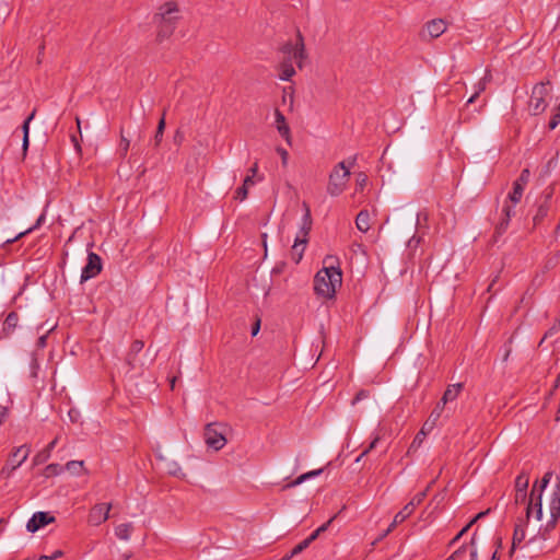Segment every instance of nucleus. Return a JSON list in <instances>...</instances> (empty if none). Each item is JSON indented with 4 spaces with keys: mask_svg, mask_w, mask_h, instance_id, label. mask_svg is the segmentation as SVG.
Listing matches in <instances>:
<instances>
[{
    "mask_svg": "<svg viewBox=\"0 0 560 560\" xmlns=\"http://www.w3.org/2000/svg\"><path fill=\"white\" fill-rule=\"evenodd\" d=\"M335 260H337L335 257L327 256L324 259L326 266L314 278L316 294L325 299L334 298L337 288L341 287L342 283V273L339 267L334 266Z\"/></svg>",
    "mask_w": 560,
    "mask_h": 560,
    "instance_id": "f257e3e1",
    "label": "nucleus"
},
{
    "mask_svg": "<svg viewBox=\"0 0 560 560\" xmlns=\"http://www.w3.org/2000/svg\"><path fill=\"white\" fill-rule=\"evenodd\" d=\"M282 60L278 65V75L282 81H289L294 74L293 62L301 69L306 58L304 40L301 33H298L295 43H287L281 48Z\"/></svg>",
    "mask_w": 560,
    "mask_h": 560,
    "instance_id": "f03ea898",
    "label": "nucleus"
},
{
    "mask_svg": "<svg viewBox=\"0 0 560 560\" xmlns=\"http://www.w3.org/2000/svg\"><path fill=\"white\" fill-rule=\"evenodd\" d=\"M179 20V8L174 1H168L159 7L158 12L154 14V22L158 26L156 38L163 42L168 38Z\"/></svg>",
    "mask_w": 560,
    "mask_h": 560,
    "instance_id": "7ed1b4c3",
    "label": "nucleus"
},
{
    "mask_svg": "<svg viewBox=\"0 0 560 560\" xmlns=\"http://www.w3.org/2000/svg\"><path fill=\"white\" fill-rule=\"evenodd\" d=\"M303 209L304 215L302 218L301 228L291 248V257L296 264H299L303 257L313 224L310 206L306 202H303Z\"/></svg>",
    "mask_w": 560,
    "mask_h": 560,
    "instance_id": "20e7f679",
    "label": "nucleus"
},
{
    "mask_svg": "<svg viewBox=\"0 0 560 560\" xmlns=\"http://www.w3.org/2000/svg\"><path fill=\"white\" fill-rule=\"evenodd\" d=\"M552 474L550 471L546 472L540 480V482L536 481L532 488L529 493L527 506H526V517L529 518L532 515H535L537 521H540L542 517V492L547 485L550 482Z\"/></svg>",
    "mask_w": 560,
    "mask_h": 560,
    "instance_id": "39448f33",
    "label": "nucleus"
},
{
    "mask_svg": "<svg viewBox=\"0 0 560 560\" xmlns=\"http://www.w3.org/2000/svg\"><path fill=\"white\" fill-rule=\"evenodd\" d=\"M350 171L345 165V162L338 163L329 174L327 192L331 197H337L341 195L348 185Z\"/></svg>",
    "mask_w": 560,
    "mask_h": 560,
    "instance_id": "423d86ee",
    "label": "nucleus"
},
{
    "mask_svg": "<svg viewBox=\"0 0 560 560\" xmlns=\"http://www.w3.org/2000/svg\"><path fill=\"white\" fill-rule=\"evenodd\" d=\"M549 513L550 520L548 521L544 529H539V534L544 540L547 539V533H549L556 527V524L560 517V481H558L551 494L549 501Z\"/></svg>",
    "mask_w": 560,
    "mask_h": 560,
    "instance_id": "0eeeda50",
    "label": "nucleus"
},
{
    "mask_svg": "<svg viewBox=\"0 0 560 560\" xmlns=\"http://www.w3.org/2000/svg\"><path fill=\"white\" fill-rule=\"evenodd\" d=\"M549 90L547 83H538L533 88L532 95L528 102V109L533 115H539L547 108V96Z\"/></svg>",
    "mask_w": 560,
    "mask_h": 560,
    "instance_id": "6e6552de",
    "label": "nucleus"
},
{
    "mask_svg": "<svg viewBox=\"0 0 560 560\" xmlns=\"http://www.w3.org/2000/svg\"><path fill=\"white\" fill-rule=\"evenodd\" d=\"M447 30V22L443 19H433L427 22L420 33L423 40H431L440 37Z\"/></svg>",
    "mask_w": 560,
    "mask_h": 560,
    "instance_id": "1a4fd4ad",
    "label": "nucleus"
},
{
    "mask_svg": "<svg viewBox=\"0 0 560 560\" xmlns=\"http://www.w3.org/2000/svg\"><path fill=\"white\" fill-rule=\"evenodd\" d=\"M55 517L49 512H36L28 520L26 529L30 533H36L44 528L46 525L54 523Z\"/></svg>",
    "mask_w": 560,
    "mask_h": 560,
    "instance_id": "9d476101",
    "label": "nucleus"
},
{
    "mask_svg": "<svg viewBox=\"0 0 560 560\" xmlns=\"http://www.w3.org/2000/svg\"><path fill=\"white\" fill-rule=\"evenodd\" d=\"M205 441L206 444L213 448L214 451H219L224 447L226 444V439L224 435L217 431L213 424H208L205 429Z\"/></svg>",
    "mask_w": 560,
    "mask_h": 560,
    "instance_id": "9b49d317",
    "label": "nucleus"
},
{
    "mask_svg": "<svg viewBox=\"0 0 560 560\" xmlns=\"http://www.w3.org/2000/svg\"><path fill=\"white\" fill-rule=\"evenodd\" d=\"M102 270V261L98 255L94 253H90L88 257V262L82 269L81 273V282H84L91 278L97 276Z\"/></svg>",
    "mask_w": 560,
    "mask_h": 560,
    "instance_id": "f8f14e48",
    "label": "nucleus"
},
{
    "mask_svg": "<svg viewBox=\"0 0 560 560\" xmlns=\"http://www.w3.org/2000/svg\"><path fill=\"white\" fill-rule=\"evenodd\" d=\"M336 518V515H334L332 517H330L325 524H323L322 526H319L314 533L311 534V536H308L306 539H304L303 541H301L300 544H298L291 551V553L287 557L283 558V560H289L290 558H292L293 556L302 552L304 549H306L310 544L312 541H314L320 533L327 530L328 526L331 524V522Z\"/></svg>",
    "mask_w": 560,
    "mask_h": 560,
    "instance_id": "ddd939ff",
    "label": "nucleus"
},
{
    "mask_svg": "<svg viewBox=\"0 0 560 560\" xmlns=\"http://www.w3.org/2000/svg\"><path fill=\"white\" fill-rule=\"evenodd\" d=\"M110 509V503H100L94 505L89 514V523L94 526L102 524L108 518Z\"/></svg>",
    "mask_w": 560,
    "mask_h": 560,
    "instance_id": "4468645a",
    "label": "nucleus"
},
{
    "mask_svg": "<svg viewBox=\"0 0 560 560\" xmlns=\"http://www.w3.org/2000/svg\"><path fill=\"white\" fill-rule=\"evenodd\" d=\"M30 453L31 450L27 445L14 447L10 452L7 462L18 469L27 459Z\"/></svg>",
    "mask_w": 560,
    "mask_h": 560,
    "instance_id": "2eb2a0df",
    "label": "nucleus"
},
{
    "mask_svg": "<svg viewBox=\"0 0 560 560\" xmlns=\"http://www.w3.org/2000/svg\"><path fill=\"white\" fill-rule=\"evenodd\" d=\"M77 476V488H83L89 481V472L84 467L83 460H72V477Z\"/></svg>",
    "mask_w": 560,
    "mask_h": 560,
    "instance_id": "dca6fc26",
    "label": "nucleus"
},
{
    "mask_svg": "<svg viewBox=\"0 0 560 560\" xmlns=\"http://www.w3.org/2000/svg\"><path fill=\"white\" fill-rule=\"evenodd\" d=\"M276 117V128L278 132L288 141L290 142L291 135H290V128L285 121V117L280 110L275 112Z\"/></svg>",
    "mask_w": 560,
    "mask_h": 560,
    "instance_id": "f3484780",
    "label": "nucleus"
},
{
    "mask_svg": "<svg viewBox=\"0 0 560 560\" xmlns=\"http://www.w3.org/2000/svg\"><path fill=\"white\" fill-rule=\"evenodd\" d=\"M462 389H463L462 383L450 385L446 388V390L444 392L441 400L443 401V404L454 401L459 396Z\"/></svg>",
    "mask_w": 560,
    "mask_h": 560,
    "instance_id": "a211bd4d",
    "label": "nucleus"
},
{
    "mask_svg": "<svg viewBox=\"0 0 560 560\" xmlns=\"http://www.w3.org/2000/svg\"><path fill=\"white\" fill-rule=\"evenodd\" d=\"M323 470H324L323 468H319V469L307 471V472L299 476L293 481L284 485L283 486V490L296 487V486L303 483L304 481H306V480H308V479H311L313 477H317V476H319L323 472Z\"/></svg>",
    "mask_w": 560,
    "mask_h": 560,
    "instance_id": "6ab92c4d",
    "label": "nucleus"
},
{
    "mask_svg": "<svg viewBox=\"0 0 560 560\" xmlns=\"http://www.w3.org/2000/svg\"><path fill=\"white\" fill-rule=\"evenodd\" d=\"M514 206L515 205H513V203H511V205L505 203L503 206L502 212H503L504 218L498 224L497 229H498L499 232H503L508 228V224H509L511 218L515 214Z\"/></svg>",
    "mask_w": 560,
    "mask_h": 560,
    "instance_id": "aec40b11",
    "label": "nucleus"
},
{
    "mask_svg": "<svg viewBox=\"0 0 560 560\" xmlns=\"http://www.w3.org/2000/svg\"><path fill=\"white\" fill-rule=\"evenodd\" d=\"M490 80H491V74L489 71H487L485 77L481 78L478 81V83L475 85V93L467 101V104H471L476 101V98L480 95V93H482L486 90L487 84L490 82Z\"/></svg>",
    "mask_w": 560,
    "mask_h": 560,
    "instance_id": "412c9836",
    "label": "nucleus"
},
{
    "mask_svg": "<svg viewBox=\"0 0 560 560\" xmlns=\"http://www.w3.org/2000/svg\"><path fill=\"white\" fill-rule=\"evenodd\" d=\"M412 514V512L410 511V509H408L406 505L402 508V510H400L395 516H394V520L393 522L389 524L388 528H387V533H392L397 525L401 524L402 522H405L410 515Z\"/></svg>",
    "mask_w": 560,
    "mask_h": 560,
    "instance_id": "4be33fe9",
    "label": "nucleus"
},
{
    "mask_svg": "<svg viewBox=\"0 0 560 560\" xmlns=\"http://www.w3.org/2000/svg\"><path fill=\"white\" fill-rule=\"evenodd\" d=\"M370 221H371V215H370L369 211L362 210L357 215L355 225L361 232H368L371 228Z\"/></svg>",
    "mask_w": 560,
    "mask_h": 560,
    "instance_id": "5701e85b",
    "label": "nucleus"
},
{
    "mask_svg": "<svg viewBox=\"0 0 560 560\" xmlns=\"http://www.w3.org/2000/svg\"><path fill=\"white\" fill-rule=\"evenodd\" d=\"M132 532H133L132 523H124V524H119L115 527V535L117 536V538H119L121 540H129Z\"/></svg>",
    "mask_w": 560,
    "mask_h": 560,
    "instance_id": "b1692460",
    "label": "nucleus"
},
{
    "mask_svg": "<svg viewBox=\"0 0 560 560\" xmlns=\"http://www.w3.org/2000/svg\"><path fill=\"white\" fill-rule=\"evenodd\" d=\"M524 189H525V186L514 182L513 190L508 196L509 202H511L513 205L518 203L523 197Z\"/></svg>",
    "mask_w": 560,
    "mask_h": 560,
    "instance_id": "393cba45",
    "label": "nucleus"
},
{
    "mask_svg": "<svg viewBox=\"0 0 560 560\" xmlns=\"http://www.w3.org/2000/svg\"><path fill=\"white\" fill-rule=\"evenodd\" d=\"M425 497H427V490H423L422 492L417 493V494H416V495L410 500V502H408V503L406 504V506H407L408 509H410V511L413 513V512H415V510H416V508H417L418 505H420V504L423 502V500L425 499Z\"/></svg>",
    "mask_w": 560,
    "mask_h": 560,
    "instance_id": "a878e982",
    "label": "nucleus"
},
{
    "mask_svg": "<svg viewBox=\"0 0 560 560\" xmlns=\"http://www.w3.org/2000/svg\"><path fill=\"white\" fill-rule=\"evenodd\" d=\"M529 485V477L527 474L522 472L516 477L515 490L527 491Z\"/></svg>",
    "mask_w": 560,
    "mask_h": 560,
    "instance_id": "bb28decb",
    "label": "nucleus"
},
{
    "mask_svg": "<svg viewBox=\"0 0 560 560\" xmlns=\"http://www.w3.org/2000/svg\"><path fill=\"white\" fill-rule=\"evenodd\" d=\"M445 405L446 404H443L442 400H440L435 407L433 408V410L431 411L430 416L428 417L430 420L434 421L435 423L439 422L440 418L442 417L443 412H444V409H445Z\"/></svg>",
    "mask_w": 560,
    "mask_h": 560,
    "instance_id": "cd10ccee",
    "label": "nucleus"
},
{
    "mask_svg": "<svg viewBox=\"0 0 560 560\" xmlns=\"http://www.w3.org/2000/svg\"><path fill=\"white\" fill-rule=\"evenodd\" d=\"M525 539V528L522 524H517L513 534V546L520 545Z\"/></svg>",
    "mask_w": 560,
    "mask_h": 560,
    "instance_id": "c85d7f7f",
    "label": "nucleus"
},
{
    "mask_svg": "<svg viewBox=\"0 0 560 560\" xmlns=\"http://www.w3.org/2000/svg\"><path fill=\"white\" fill-rule=\"evenodd\" d=\"M56 443H57V439H55L54 441H51L49 443L48 448L46 451L38 453L34 457V464L35 465H39V464L44 463L48 458V456H49L50 448H52Z\"/></svg>",
    "mask_w": 560,
    "mask_h": 560,
    "instance_id": "c756f323",
    "label": "nucleus"
},
{
    "mask_svg": "<svg viewBox=\"0 0 560 560\" xmlns=\"http://www.w3.org/2000/svg\"><path fill=\"white\" fill-rule=\"evenodd\" d=\"M143 342L140 341V340H136L131 343V347H130V353L128 355V364L133 368V361H132V358L131 355L132 354H137L138 352H140L142 349H143Z\"/></svg>",
    "mask_w": 560,
    "mask_h": 560,
    "instance_id": "7c9ffc66",
    "label": "nucleus"
},
{
    "mask_svg": "<svg viewBox=\"0 0 560 560\" xmlns=\"http://www.w3.org/2000/svg\"><path fill=\"white\" fill-rule=\"evenodd\" d=\"M164 129H165V112L163 113L160 121H159V125H158V128H156V132H155V136H154V140H155V144H160L161 140H162V137H163V132H164Z\"/></svg>",
    "mask_w": 560,
    "mask_h": 560,
    "instance_id": "2f4dec72",
    "label": "nucleus"
},
{
    "mask_svg": "<svg viewBox=\"0 0 560 560\" xmlns=\"http://www.w3.org/2000/svg\"><path fill=\"white\" fill-rule=\"evenodd\" d=\"M14 470H16V468L14 466L10 465L8 462H5V464L3 465V467L0 470V477H2L4 479H9L12 476V474L14 472Z\"/></svg>",
    "mask_w": 560,
    "mask_h": 560,
    "instance_id": "473e14b6",
    "label": "nucleus"
},
{
    "mask_svg": "<svg viewBox=\"0 0 560 560\" xmlns=\"http://www.w3.org/2000/svg\"><path fill=\"white\" fill-rule=\"evenodd\" d=\"M61 470V467L59 465H48L45 470H44V476L49 478V477H52V476H56L60 472Z\"/></svg>",
    "mask_w": 560,
    "mask_h": 560,
    "instance_id": "72a5a7b5",
    "label": "nucleus"
},
{
    "mask_svg": "<svg viewBox=\"0 0 560 560\" xmlns=\"http://www.w3.org/2000/svg\"><path fill=\"white\" fill-rule=\"evenodd\" d=\"M438 423H435L434 421L430 420L429 418L425 420V422L423 423L421 430H420V434H422V436H425L428 433H430L434 427Z\"/></svg>",
    "mask_w": 560,
    "mask_h": 560,
    "instance_id": "f704fd0d",
    "label": "nucleus"
},
{
    "mask_svg": "<svg viewBox=\"0 0 560 560\" xmlns=\"http://www.w3.org/2000/svg\"><path fill=\"white\" fill-rule=\"evenodd\" d=\"M247 196H248V188L244 185L238 187L235 191V199H238L240 201L245 200L247 198Z\"/></svg>",
    "mask_w": 560,
    "mask_h": 560,
    "instance_id": "c9c22d12",
    "label": "nucleus"
},
{
    "mask_svg": "<svg viewBox=\"0 0 560 560\" xmlns=\"http://www.w3.org/2000/svg\"><path fill=\"white\" fill-rule=\"evenodd\" d=\"M529 171L527 168H524L520 175V177L515 180L516 183L526 186L529 182Z\"/></svg>",
    "mask_w": 560,
    "mask_h": 560,
    "instance_id": "e433bc0d",
    "label": "nucleus"
},
{
    "mask_svg": "<svg viewBox=\"0 0 560 560\" xmlns=\"http://www.w3.org/2000/svg\"><path fill=\"white\" fill-rule=\"evenodd\" d=\"M368 182V176L364 173H359L357 176V190H363Z\"/></svg>",
    "mask_w": 560,
    "mask_h": 560,
    "instance_id": "4c0bfd02",
    "label": "nucleus"
},
{
    "mask_svg": "<svg viewBox=\"0 0 560 560\" xmlns=\"http://www.w3.org/2000/svg\"><path fill=\"white\" fill-rule=\"evenodd\" d=\"M18 322V316L14 313L8 315L4 325L7 328H14Z\"/></svg>",
    "mask_w": 560,
    "mask_h": 560,
    "instance_id": "58836bf2",
    "label": "nucleus"
},
{
    "mask_svg": "<svg viewBox=\"0 0 560 560\" xmlns=\"http://www.w3.org/2000/svg\"><path fill=\"white\" fill-rule=\"evenodd\" d=\"M130 141L126 139L124 136H121V141L119 144L120 154L125 156L129 150Z\"/></svg>",
    "mask_w": 560,
    "mask_h": 560,
    "instance_id": "ea45409f",
    "label": "nucleus"
},
{
    "mask_svg": "<svg viewBox=\"0 0 560 560\" xmlns=\"http://www.w3.org/2000/svg\"><path fill=\"white\" fill-rule=\"evenodd\" d=\"M527 500V491L515 490V503H525Z\"/></svg>",
    "mask_w": 560,
    "mask_h": 560,
    "instance_id": "a19ab883",
    "label": "nucleus"
},
{
    "mask_svg": "<svg viewBox=\"0 0 560 560\" xmlns=\"http://www.w3.org/2000/svg\"><path fill=\"white\" fill-rule=\"evenodd\" d=\"M247 175L255 176V177L257 176V182L262 180V177L258 176V162L257 161H255L254 164L252 165V167L248 170Z\"/></svg>",
    "mask_w": 560,
    "mask_h": 560,
    "instance_id": "79ce46f5",
    "label": "nucleus"
},
{
    "mask_svg": "<svg viewBox=\"0 0 560 560\" xmlns=\"http://www.w3.org/2000/svg\"><path fill=\"white\" fill-rule=\"evenodd\" d=\"M35 116V113L33 112L27 118L26 120L24 121L23 124V136H28V132H30V122L31 120L34 118Z\"/></svg>",
    "mask_w": 560,
    "mask_h": 560,
    "instance_id": "37998d69",
    "label": "nucleus"
},
{
    "mask_svg": "<svg viewBox=\"0 0 560 560\" xmlns=\"http://www.w3.org/2000/svg\"><path fill=\"white\" fill-rule=\"evenodd\" d=\"M277 152L278 154L281 156V160H282V164L283 165H287L288 163V159H289V153L285 149L283 148H277Z\"/></svg>",
    "mask_w": 560,
    "mask_h": 560,
    "instance_id": "c03bdc74",
    "label": "nucleus"
},
{
    "mask_svg": "<svg viewBox=\"0 0 560 560\" xmlns=\"http://www.w3.org/2000/svg\"><path fill=\"white\" fill-rule=\"evenodd\" d=\"M378 441L380 436H375L374 440L370 443V445L362 452V456L368 455L372 450H374Z\"/></svg>",
    "mask_w": 560,
    "mask_h": 560,
    "instance_id": "a18cd8bd",
    "label": "nucleus"
},
{
    "mask_svg": "<svg viewBox=\"0 0 560 560\" xmlns=\"http://www.w3.org/2000/svg\"><path fill=\"white\" fill-rule=\"evenodd\" d=\"M378 441L380 436H375L374 440L370 443V445L362 452V456L368 455L372 450H374Z\"/></svg>",
    "mask_w": 560,
    "mask_h": 560,
    "instance_id": "49530a36",
    "label": "nucleus"
},
{
    "mask_svg": "<svg viewBox=\"0 0 560 560\" xmlns=\"http://www.w3.org/2000/svg\"><path fill=\"white\" fill-rule=\"evenodd\" d=\"M560 124V114H553L549 121V128L553 130Z\"/></svg>",
    "mask_w": 560,
    "mask_h": 560,
    "instance_id": "de8ad7c7",
    "label": "nucleus"
},
{
    "mask_svg": "<svg viewBox=\"0 0 560 560\" xmlns=\"http://www.w3.org/2000/svg\"><path fill=\"white\" fill-rule=\"evenodd\" d=\"M560 124V114H553L549 121V128L553 130Z\"/></svg>",
    "mask_w": 560,
    "mask_h": 560,
    "instance_id": "09e8293b",
    "label": "nucleus"
},
{
    "mask_svg": "<svg viewBox=\"0 0 560 560\" xmlns=\"http://www.w3.org/2000/svg\"><path fill=\"white\" fill-rule=\"evenodd\" d=\"M9 410L5 406L0 405V425L5 421L8 418Z\"/></svg>",
    "mask_w": 560,
    "mask_h": 560,
    "instance_id": "8fccbe9b",
    "label": "nucleus"
},
{
    "mask_svg": "<svg viewBox=\"0 0 560 560\" xmlns=\"http://www.w3.org/2000/svg\"><path fill=\"white\" fill-rule=\"evenodd\" d=\"M255 183H256L255 176L246 175V177L244 178L243 185L249 189V187L254 186Z\"/></svg>",
    "mask_w": 560,
    "mask_h": 560,
    "instance_id": "3c124183",
    "label": "nucleus"
},
{
    "mask_svg": "<svg viewBox=\"0 0 560 560\" xmlns=\"http://www.w3.org/2000/svg\"><path fill=\"white\" fill-rule=\"evenodd\" d=\"M368 396H369V393H368L366 390H360V392L355 395V397H354V399H353V404H355V402H357V401H359V400H362V399L366 398Z\"/></svg>",
    "mask_w": 560,
    "mask_h": 560,
    "instance_id": "603ef678",
    "label": "nucleus"
},
{
    "mask_svg": "<svg viewBox=\"0 0 560 560\" xmlns=\"http://www.w3.org/2000/svg\"><path fill=\"white\" fill-rule=\"evenodd\" d=\"M472 524L468 523L452 540V542L457 541L470 527Z\"/></svg>",
    "mask_w": 560,
    "mask_h": 560,
    "instance_id": "864d4df0",
    "label": "nucleus"
},
{
    "mask_svg": "<svg viewBox=\"0 0 560 560\" xmlns=\"http://www.w3.org/2000/svg\"><path fill=\"white\" fill-rule=\"evenodd\" d=\"M425 436H422V434H420V431L417 433L413 442H412V445H420L423 440H424Z\"/></svg>",
    "mask_w": 560,
    "mask_h": 560,
    "instance_id": "5fc2aeb1",
    "label": "nucleus"
},
{
    "mask_svg": "<svg viewBox=\"0 0 560 560\" xmlns=\"http://www.w3.org/2000/svg\"><path fill=\"white\" fill-rule=\"evenodd\" d=\"M46 338H47V335H43L38 338L37 340V346L39 348H44L46 346Z\"/></svg>",
    "mask_w": 560,
    "mask_h": 560,
    "instance_id": "6e6d98bb",
    "label": "nucleus"
},
{
    "mask_svg": "<svg viewBox=\"0 0 560 560\" xmlns=\"http://www.w3.org/2000/svg\"><path fill=\"white\" fill-rule=\"evenodd\" d=\"M488 512H489V510L478 513L469 523L475 524L479 518L483 517Z\"/></svg>",
    "mask_w": 560,
    "mask_h": 560,
    "instance_id": "4d7b16f0",
    "label": "nucleus"
},
{
    "mask_svg": "<svg viewBox=\"0 0 560 560\" xmlns=\"http://www.w3.org/2000/svg\"><path fill=\"white\" fill-rule=\"evenodd\" d=\"M32 230H33V228H30V229H27L26 231L21 232V233H20L16 237H14L13 240H8V242H13V241H15V240H18V238L22 237L23 235H25V234L30 233Z\"/></svg>",
    "mask_w": 560,
    "mask_h": 560,
    "instance_id": "13d9d810",
    "label": "nucleus"
},
{
    "mask_svg": "<svg viewBox=\"0 0 560 560\" xmlns=\"http://www.w3.org/2000/svg\"><path fill=\"white\" fill-rule=\"evenodd\" d=\"M470 560H478V551L476 548H474L471 551H470Z\"/></svg>",
    "mask_w": 560,
    "mask_h": 560,
    "instance_id": "bf43d9fd",
    "label": "nucleus"
},
{
    "mask_svg": "<svg viewBox=\"0 0 560 560\" xmlns=\"http://www.w3.org/2000/svg\"><path fill=\"white\" fill-rule=\"evenodd\" d=\"M259 327H260V323L259 320L255 324V326L253 327V331H252V335L255 336L258 334L259 331Z\"/></svg>",
    "mask_w": 560,
    "mask_h": 560,
    "instance_id": "052dcab7",
    "label": "nucleus"
},
{
    "mask_svg": "<svg viewBox=\"0 0 560 560\" xmlns=\"http://www.w3.org/2000/svg\"><path fill=\"white\" fill-rule=\"evenodd\" d=\"M28 148V136H23V150L26 151Z\"/></svg>",
    "mask_w": 560,
    "mask_h": 560,
    "instance_id": "680f3d73",
    "label": "nucleus"
},
{
    "mask_svg": "<svg viewBox=\"0 0 560 560\" xmlns=\"http://www.w3.org/2000/svg\"><path fill=\"white\" fill-rule=\"evenodd\" d=\"M389 533H387V529L382 533V535L373 542V545H375L376 542L381 541L382 539H384Z\"/></svg>",
    "mask_w": 560,
    "mask_h": 560,
    "instance_id": "e2e57ef3",
    "label": "nucleus"
},
{
    "mask_svg": "<svg viewBox=\"0 0 560 560\" xmlns=\"http://www.w3.org/2000/svg\"><path fill=\"white\" fill-rule=\"evenodd\" d=\"M179 470V467L176 464H174V469H168V472L172 475H177Z\"/></svg>",
    "mask_w": 560,
    "mask_h": 560,
    "instance_id": "0e129e2a",
    "label": "nucleus"
},
{
    "mask_svg": "<svg viewBox=\"0 0 560 560\" xmlns=\"http://www.w3.org/2000/svg\"><path fill=\"white\" fill-rule=\"evenodd\" d=\"M72 143L74 144L75 150L80 153L81 152V147H80L79 142L74 138H72Z\"/></svg>",
    "mask_w": 560,
    "mask_h": 560,
    "instance_id": "69168bd1",
    "label": "nucleus"
},
{
    "mask_svg": "<svg viewBox=\"0 0 560 560\" xmlns=\"http://www.w3.org/2000/svg\"><path fill=\"white\" fill-rule=\"evenodd\" d=\"M267 234H262V244H264V247H265V250H267Z\"/></svg>",
    "mask_w": 560,
    "mask_h": 560,
    "instance_id": "338daca9",
    "label": "nucleus"
},
{
    "mask_svg": "<svg viewBox=\"0 0 560 560\" xmlns=\"http://www.w3.org/2000/svg\"><path fill=\"white\" fill-rule=\"evenodd\" d=\"M490 560H499L498 552L495 551Z\"/></svg>",
    "mask_w": 560,
    "mask_h": 560,
    "instance_id": "774afa93",
    "label": "nucleus"
}]
</instances>
